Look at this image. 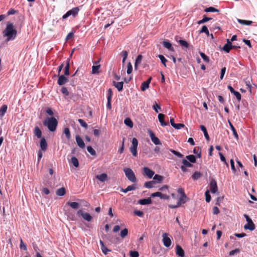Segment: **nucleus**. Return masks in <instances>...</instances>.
Listing matches in <instances>:
<instances>
[{"mask_svg": "<svg viewBox=\"0 0 257 257\" xmlns=\"http://www.w3.org/2000/svg\"><path fill=\"white\" fill-rule=\"evenodd\" d=\"M61 92L66 96H68L69 94V93L65 87H62L61 90Z\"/></svg>", "mask_w": 257, "mask_h": 257, "instance_id": "60", "label": "nucleus"}, {"mask_svg": "<svg viewBox=\"0 0 257 257\" xmlns=\"http://www.w3.org/2000/svg\"><path fill=\"white\" fill-rule=\"evenodd\" d=\"M178 42L182 47L185 48H188L189 47V44L185 40H180Z\"/></svg>", "mask_w": 257, "mask_h": 257, "instance_id": "48", "label": "nucleus"}, {"mask_svg": "<svg viewBox=\"0 0 257 257\" xmlns=\"http://www.w3.org/2000/svg\"><path fill=\"white\" fill-rule=\"evenodd\" d=\"M210 190L212 193H215L218 191L216 181L212 179L210 182Z\"/></svg>", "mask_w": 257, "mask_h": 257, "instance_id": "9", "label": "nucleus"}, {"mask_svg": "<svg viewBox=\"0 0 257 257\" xmlns=\"http://www.w3.org/2000/svg\"><path fill=\"white\" fill-rule=\"evenodd\" d=\"M124 123L125 125L130 127H133V122L132 120L128 117H127L124 119Z\"/></svg>", "mask_w": 257, "mask_h": 257, "instance_id": "38", "label": "nucleus"}, {"mask_svg": "<svg viewBox=\"0 0 257 257\" xmlns=\"http://www.w3.org/2000/svg\"><path fill=\"white\" fill-rule=\"evenodd\" d=\"M66 194V189L64 187L58 189L56 191V194L58 196H64Z\"/></svg>", "mask_w": 257, "mask_h": 257, "instance_id": "28", "label": "nucleus"}, {"mask_svg": "<svg viewBox=\"0 0 257 257\" xmlns=\"http://www.w3.org/2000/svg\"><path fill=\"white\" fill-rule=\"evenodd\" d=\"M199 54L205 62L208 63L209 62V57L207 55H206L204 53L200 52Z\"/></svg>", "mask_w": 257, "mask_h": 257, "instance_id": "46", "label": "nucleus"}, {"mask_svg": "<svg viewBox=\"0 0 257 257\" xmlns=\"http://www.w3.org/2000/svg\"><path fill=\"white\" fill-rule=\"evenodd\" d=\"M100 68V65H97L96 66H93L92 67V74H98V70Z\"/></svg>", "mask_w": 257, "mask_h": 257, "instance_id": "42", "label": "nucleus"}, {"mask_svg": "<svg viewBox=\"0 0 257 257\" xmlns=\"http://www.w3.org/2000/svg\"><path fill=\"white\" fill-rule=\"evenodd\" d=\"M112 94V89L111 88L108 89L107 90V99L111 100Z\"/></svg>", "mask_w": 257, "mask_h": 257, "instance_id": "58", "label": "nucleus"}, {"mask_svg": "<svg viewBox=\"0 0 257 257\" xmlns=\"http://www.w3.org/2000/svg\"><path fill=\"white\" fill-rule=\"evenodd\" d=\"M202 176V174L200 172L196 171L192 175V178L194 180H197Z\"/></svg>", "mask_w": 257, "mask_h": 257, "instance_id": "32", "label": "nucleus"}, {"mask_svg": "<svg viewBox=\"0 0 257 257\" xmlns=\"http://www.w3.org/2000/svg\"><path fill=\"white\" fill-rule=\"evenodd\" d=\"M176 253L179 257L185 256L184 251L181 246L179 244H177L176 246Z\"/></svg>", "mask_w": 257, "mask_h": 257, "instance_id": "13", "label": "nucleus"}, {"mask_svg": "<svg viewBox=\"0 0 257 257\" xmlns=\"http://www.w3.org/2000/svg\"><path fill=\"white\" fill-rule=\"evenodd\" d=\"M34 133L38 138H41L42 132L41 130L39 128V127L36 126L35 127Z\"/></svg>", "mask_w": 257, "mask_h": 257, "instance_id": "26", "label": "nucleus"}, {"mask_svg": "<svg viewBox=\"0 0 257 257\" xmlns=\"http://www.w3.org/2000/svg\"><path fill=\"white\" fill-rule=\"evenodd\" d=\"M205 200L207 202H209L211 200V196L209 191L207 190L205 193Z\"/></svg>", "mask_w": 257, "mask_h": 257, "instance_id": "54", "label": "nucleus"}, {"mask_svg": "<svg viewBox=\"0 0 257 257\" xmlns=\"http://www.w3.org/2000/svg\"><path fill=\"white\" fill-rule=\"evenodd\" d=\"M205 33L207 36L209 35V32L208 30L207 27L206 26H203L201 30L199 31V33Z\"/></svg>", "mask_w": 257, "mask_h": 257, "instance_id": "40", "label": "nucleus"}, {"mask_svg": "<svg viewBox=\"0 0 257 257\" xmlns=\"http://www.w3.org/2000/svg\"><path fill=\"white\" fill-rule=\"evenodd\" d=\"M71 162L74 167H78L79 166L78 160L75 157H73L71 158Z\"/></svg>", "mask_w": 257, "mask_h": 257, "instance_id": "41", "label": "nucleus"}, {"mask_svg": "<svg viewBox=\"0 0 257 257\" xmlns=\"http://www.w3.org/2000/svg\"><path fill=\"white\" fill-rule=\"evenodd\" d=\"M113 85L116 88L118 91H121L122 90L123 86V82L113 81Z\"/></svg>", "mask_w": 257, "mask_h": 257, "instance_id": "19", "label": "nucleus"}, {"mask_svg": "<svg viewBox=\"0 0 257 257\" xmlns=\"http://www.w3.org/2000/svg\"><path fill=\"white\" fill-rule=\"evenodd\" d=\"M82 217L84 220L87 221H90L92 219V217L90 215V214L87 212H85L84 214H83V216Z\"/></svg>", "mask_w": 257, "mask_h": 257, "instance_id": "36", "label": "nucleus"}, {"mask_svg": "<svg viewBox=\"0 0 257 257\" xmlns=\"http://www.w3.org/2000/svg\"><path fill=\"white\" fill-rule=\"evenodd\" d=\"M67 204L70 206L72 208L76 209L78 208L79 205L76 202H68Z\"/></svg>", "mask_w": 257, "mask_h": 257, "instance_id": "31", "label": "nucleus"}, {"mask_svg": "<svg viewBox=\"0 0 257 257\" xmlns=\"http://www.w3.org/2000/svg\"><path fill=\"white\" fill-rule=\"evenodd\" d=\"M233 45L231 41L229 39L227 40V43L225 44L222 48V50H224L226 53H229L230 50L232 49Z\"/></svg>", "mask_w": 257, "mask_h": 257, "instance_id": "12", "label": "nucleus"}, {"mask_svg": "<svg viewBox=\"0 0 257 257\" xmlns=\"http://www.w3.org/2000/svg\"><path fill=\"white\" fill-rule=\"evenodd\" d=\"M187 199L186 195H181L176 205H169V207L170 208H176L181 204L185 203Z\"/></svg>", "mask_w": 257, "mask_h": 257, "instance_id": "6", "label": "nucleus"}, {"mask_svg": "<svg viewBox=\"0 0 257 257\" xmlns=\"http://www.w3.org/2000/svg\"><path fill=\"white\" fill-rule=\"evenodd\" d=\"M183 166H185L186 167L190 168L193 166V165L190 162L188 161L186 159H183L182 161Z\"/></svg>", "mask_w": 257, "mask_h": 257, "instance_id": "45", "label": "nucleus"}, {"mask_svg": "<svg viewBox=\"0 0 257 257\" xmlns=\"http://www.w3.org/2000/svg\"><path fill=\"white\" fill-rule=\"evenodd\" d=\"M43 124L44 126L47 127L49 131L53 132L56 130L58 125V121L57 119L53 116L47 117L44 119Z\"/></svg>", "mask_w": 257, "mask_h": 257, "instance_id": "2", "label": "nucleus"}, {"mask_svg": "<svg viewBox=\"0 0 257 257\" xmlns=\"http://www.w3.org/2000/svg\"><path fill=\"white\" fill-rule=\"evenodd\" d=\"M163 242L165 246L167 247H169L170 246L172 243V241L171 239L168 236V234L167 233H164L163 234Z\"/></svg>", "mask_w": 257, "mask_h": 257, "instance_id": "8", "label": "nucleus"}, {"mask_svg": "<svg viewBox=\"0 0 257 257\" xmlns=\"http://www.w3.org/2000/svg\"><path fill=\"white\" fill-rule=\"evenodd\" d=\"M152 77H150L149 78L148 80L144 81L142 83V86H141V90L143 91H145L147 89H148L149 87L150 83L151 81Z\"/></svg>", "mask_w": 257, "mask_h": 257, "instance_id": "15", "label": "nucleus"}, {"mask_svg": "<svg viewBox=\"0 0 257 257\" xmlns=\"http://www.w3.org/2000/svg\"><path fill=\"white\" fill-rule=\"evenodd\" d=\"M17 35V31L14 28L13 23H8L6 28L3 32V37L6 38V42H8L15 39Z\"/></svg>", "mask_w": 257, "mask_h": 257, "instance_id": "1", "label": "nucleus"}, {"mask_svg": "<svg viewBox=\"0 0 257 257\" xmlns=\"http://www.w3.org/2000/svg\"><path fill=\"white\" fill-rule=\"evenodd\" d=\"M143 174L147 176L149 178H151L155 174V172L151 170L150 168L145 167L143 168Z\"/></svg>", "mask_w": 257, "mask_h": 257, "instance_id": "10", "label": "nucleus"}, {"mask_svg": "<svg viewBox=\"0 0 257 257\" xmlns=\"http://www.w3.org/2000/svg\"><path fill=\"white\" fill-rule=\"evenodd\" d=\"M186 158L191 163H195L196 161V159L195 156L193 155H188Z\"/></svg>", "mask_w": 257, "mask_h": 257, "instance_id": "34", "label": "nucleus"}, {"mask_svg": "<svg viewBox=\"0 0 257 257\" xmlns=\"http://www.w3.org/2000/svg\"><path fill=\"white\" fill-rule=\"evenodd\" d=\"M133 67L131 62H128L127 65V73L131 74L132 72Z\"/></svg>", "mask_w": 257, "mask_h": 257, "instance_id": "59", "label": "nucleus"}, {"mask_svg": "<svg viewBox=\"0 0 257 257\" xmlns=\"http://www.w3.org/2000/svg\"><path fill=\"white\" fill-rule=\"evenodd\" d=\"M153 108L155 111V112L157 113L159 112V110L161 109V107L155 101L154 105L153 106Z\"/></svg>", "mask_w": 257, "mask_h": 257, "instance_id": "56", "label": "nucleus"}, {"mask_svg": "<svg viewBox=\"0 0 257 257\" xmlns=\"http://www.w3.org/2000/svg\"><path fill=\"white\" fill-rule=\"evenodd\" d=\"M165 115L162 113H159L158 114V119L161 123V125L163 126H166L167 123L164 120Z\"/></svg>", "mask_w": 257, "mask_h": 257, "instance_id": "22", "label": "nucleus"}, {"mask_svg": "<svg viewBox=\"0 0 257 257\" xmlns=\"http://www.w3.org/2000/svg\"><path fill=\"white\" fill-rule=\"evenodd\" d=\"M240 252V249L239 248H236L235 249L232 250L229 252V255H234L236 253H238Z\"/></svg>", "mask_w": 257, "mask_h": 257, "instance_id": "61", "label": "nucleus"}, {"mask_svg": "<svg viewBox=\"0 0 257 257\" xmlns=\"http://www.w3.org/2000/svg\"><path fill=\"white\" fill-rule=\"evenodd\" d=\"M123 171L125 173L126 177L131 182L134 183L137 181V178L135 175V173L132 170L128 168H126L123 169Z\"/></svg>", "mask_w": 257, "mask_h": 257, "instance_id": "3", "label": "nucleus"}, {"mask_svg": "<svg viewBox=\"0 0 257 257\" xmlns=\"http://www.w3.org/2000/svg\"><path fill=\"white\" fill-rule=\"evenodd\" d=\"M68 81V79L64 75H61L58 78L57 83L59 85H63L65 84Z\"/></svg>", "mask_w": 257, "mask_h": 257, "instance_id": "16", "label": "nucleus"}, {"mask_svg": "<svg viewBox=\"0 0 257 257\" xmlns=\"http://www.w3.org/2000/svg\"><path fill=\"white\" fill-rule=\"evenodd\" d=\"M8 109V106L7 105H3L1 108H0V117L2 118L4 116L5 114L6 113L7 110Z\"/></svg>", "mask_w": 257, "mask_h": 257, "instance_id": "25", "label": "nucleus"}, {"mask_svg": "<svg viewBox=\"0 0 257 257\" xmlns=\"http://www.w3.org/2000/svg\"><path fill=\"white\" fill-rule=\"evenodd\" d=\"M121 56L122 57V63H124L125 62V60L127 57L128 56V52L126 51H123L121 52Z\"/></svg>", "mask_w": 257, "mask_h": 257, "instance_id": "50", "label": "nucleus"}, {"mask_svg": "<svg viewBox=\"0 0 257 257\" xmlns=\"http://www.w3.org/2000/svg\"><path fill=\"white\" fill-rule=\"evenodd\" d=\"M76 141L77 142L78 146L80 148H81L82 149L84 148V147H85L84 142L79 136H76Z\"/></svg>", "mask_w": 257, "mask_h": 257, "instance_id": "18", "label": "nucleus"}, {"mask_svg": "<svg viewBox=\"0 0 257 257\" xmlns=\"http://www.w3.org/2000/svg\"><path fill=\"white\" fill-rule=\"evenodd\" d=\"M130 255L131 257H139V253L137 251H131L130 252Z\"/></svg>", "mask_w": 257, "mask_h": 257, "instance_id": "57", "label": "nucleus"}, {"mask_svg": "<svg viewBox=\"0 0 257 257\" xmlns=\"http://www.w3.org/2000/svg\"><path fill=\"white\" fill-rule=\"evenodd\" d=\"M142 60V56L141 55H139L137 56V57L136 59V61H135V69H137L138 65L141 63Z\"/></svg>", "mask_w": 257, "mask_h": 257, "instance_id": "35", "label": "nucleus"}, {"mask_svg": "<svg viewBox=\"0 0 257 257\" xmlns=\"http://www.w3.org/2000/svg\"><path fill=\"white\" fill-rule=\"evenodd\" d=\"M96 178L100 181L103 182L107 179V175L105 173H102L96 176Z\"/></svg>", "mask_w": 257, "mask_h": 257, "instance_id": "23", "label": "nucleus"}, {"mask_svg": "<svg viewBox=\"0 0 257 257\" xmlns=\"http://www.w3.org/2000/svg\"><path fill=\"white\" fill-rule=\"evenodd\" d=\"M155 184V181H148L145 182L144 186L147 188H152L154 187Z\"/></svg>", "mask_w": 257, "mask_h": 257, "instance_id": "37", "label": "nucleus"}, {"mask_svg": "<svg viewBox=\"0 0 257 257\" xmlns=\"http://www.w3.org/2000/svg\"><path fill=\"white\" fill-rule=\"evenodd\" d=\"M185 127V125L183 123H176V125H175L174 128L175 129H180L181 128H183Z\"/></svg>", "mask_w": 257, "mask_h": 257, "instance_id": "63", "label": "nucleus"}, {"mask_svg": "<svg viewBox=\"0 0 257 257\" xmlns=\"http://www.w3.org/2000/svg\"><path fill=\"white\" fill-rule=\"evenodd\" d=\"M134 214L135 215L140 217H142L144 215L143 212L140 210H135L134 211Z\"/></svg>", "mask_w": 257, "mask_h": 257, "instance_id": "62", "label": "nucleus"}, {"mask_svg": "<svg viewBox=\"0 0 257 257\" xmlns=\"http://www.w3.org/2000/svg\"><path fill=\"white\" fill-rule=\"evenodd\" d=\"M228 122H229V124L230 126V128L232 131V133H233V135L234 137V138L236 139V140H238V134L234 128V127L233 126V125H232V124L231 123V122L228 120Z\"/></svg>", "mask_w": 257, "mask_h": 257, "instance_id": "27", "label": "nucleus"}, {"mask_svg": "<svg viewBox=\"0 0 257 257\" xmlns=\"http://www.w3.org/2000/svg\"><path fill=\"white\" fill-rule=\"evenodd\" d=\"M151 197H159L161 199H169V196L164 194L160 192H157L152 193L151 194Z\"/></svg>", "mask_w": 257, "mask_h": 257, "instance_id": "14", "label": "nucleus"}, {"mask_svg": "<svg viewBox=\"0 0 257 257\" xmlns=\"http://www.w3.org/2000/svg\"><path fill=\"white\" fill-rule=\"evenodd\" d=\"M153 179L155 180L154 181H155V183H161L163 181L164 178L162 176L156 174L154 176Z\"/></svg>", "mask_w": 257, "mask_h": 257, "instance_id": "33", "label": "nucleus"}, {"mask_svg": "<svg viewBox=\"0 0 257 257\" xmlns=\"http://www.w3.org/2000/svg\"><path fill=\"white\" fill-rule=\"evenodd\" d=\"M149 134L151 140L154 144L156 145L161 144L160 140L155 136V134L152 131H150Z\"/></svg>", "mask_w": 257, "mask_h": 257, "instance_id": "11", "label": "nucleus"}, {"mask_svg": "<svg viewBox=\"0 0 257 257\" xmlns=\"http://www.w3.org/2000/svg\"><path fill=\"white\" fill-rule=\"evenodd\" d=\"M163 45L164 47L168 49L169 50L171 51H174V49L172 47V44L167 41H164L163 42Z\"/></svg>", "mask_w": 257, "mask_h": 257, "instance_id": "21", "label": "nucleus"}, {"mask_svg": "<svg viewBox=\"0 0 257 257\" xmlns=\"http://www.w3.org/2000/svg\"><path fill=\"white\" fill-rule=\"evenodd\" d=\"M212 211L213 213L216 215L218 214L220 212L219 208L216 206H214L213 207Z\"/></svg>", "mask_w": 257, "mask_h": 257, "instance_id": "64", "label": "nucleus"}, {"mask_svg": "<svg viewBox=\"0 0 257 257\" xmlns=\"http://www.w3.org/2000/svg\"><path fill=\"white\" fill-rule=\"evenodd\" d=\"M40 147L42 150L44 151H46L47 149L48 145L44 138H41L40 140Z\"/></svg>", "mask_w": 257, "mask_h": 257, "instance_id": "20", "label": "nucleus"}, {"mask_svg": "<svg viewBox=\"0 0 257 257\" xmlns=\"http://www.w3.org/2000/svg\"><path fill=\"white\" fill-rule=\"evenodd\" d=\"M158 57L160 58L162 63L164 65V66H166V62L168 61L165 58V57L162 55H159Z\"/></svg>", "mask_w": 257, "mask_h": 257, "instance_id": "49", "label": "nucleus"}, {"mask_svg": "<svg viewBox=\"0 0 257 257\" xmlns=\"http://www.w3.org/2000/svg\"><path fill=\"white\" fill-rule=\"evenodd\" d=\"M169 151L172 152L173 154H174L175 155L177 156V157H178L179 158H182L183 157V155L181 154L180 152H177L175 150H174L173 149H170Z\"/></svg>", "mask_w": 257, "mask_h": 257, "instance_id": "52", "label": "nucleus"}, {"mask_svg": "<svg viewBox=\"0 0 257 257\" xmlns=\"http://www.w3.org/2000/svg\"><path fill=\"white\" fill-rule=\"evenodd\" d=\"M205 12L207 13L209 12H219V10L218 9H216L213 7H210L209 8H206L205 10Z\"/></svg>", "mask_w": 257, "mask_h": 257, "instance_id": "47", "label": "nucleus"}, {"mask_svg": "<svg viewBox=\"0 0 257 257\" xmlns=\"http://www.w3.org/2000/svg\"><path fill=\"white\" fill-rule=\"evenodd\" d=\"M243 216L247 222V223L244 225V228L251 231L254 230L255 226L251 218L247 214H244Z\"/></svg>", "mask_w": 257, "mask_h": 257, "instance_id": "4", "label": "nucleus"}, {"mask_svg": "<svg viewBox=\"0 0 257 257\" xmlns=\"http://www.w3.org/2000/svg\"><path fill=\"white\" fill-rule=\"evenodd\" d=\"M132 146L130 148V150L132 153V155L136 157L137 156V147L138 145V140L134 138L132 140Z\"/></svg>", "mask_w": 257, "mask_h": 257, "instance_id": "7", "label": "nucleus"}, {"mask_svg": "<svg viewBox=\"0 0 257 257\" xmlns=\"http://www.w3.org/2000/svg\"><path fill=\"white\" fill-rule=\"evenodd\" d=\"M79 11L78 7H75L72 9L68 11L65 15L62 17L63 19H65L70 16H72L73 17H75Z\"/></svg>", "mask_w": 257, "mask_h": 257, "instance_id": "5", "label": "nucleus"}, {"mask_svg": "<svg viewBox=\"0 0 257 257\" xmlns=\"http://www.w3.org/2000/svg\"><path fill=\"white\" fill-rule=\"evenodd\" d=\"M128 234V229L124 228L120 231V235L122 238H124Z\"/></svg>", "mask_w": 257, "mask_h": 257, "instance_id": "51", "label": "nucleus"}, {"mask_svg": "<svg viewBox=\"0 0 257 257\" xmlns=\"http://www.w3.org/2000/svg\"><path fill=\"white\" fill-rule=\"evenodd\" d=\"M64 74L65 75H69V60H67L66 65L64 68Z\"/></svg>", "mask_w": 257, "mask_h": 257, "instance_id": "43", "label": "nucleus"}, {"mask_svg": "<svg viewBox=\"0 0 257 257\" xmlns=\"http://www.w3.org/2000/svg\"><path fill=\"white\" fill-rule=\"evenodd\" d=\"M237 21L239 24L244 25H250L253 23L251 21H247L239 19H238Z\"/></svg>", "mask_w": 257, "mask_h": 257, "instance_id": "29", "label": "nucleus"}, {"mask_svg": "<svg viewBox=\"0 0 257 257\" xmlns=\"http://www.w3.org/2000/svg\"><path fill=\"white\" fill-rule=\"evenodd\" d=\"M63 133L65 135L66 138L68 140H70L71 138V134L68 127H65L64 129Z\"/></svg>", "mask_w": 257, "mask_h": 257, "instance_id": "39", "label": "nucleus"}, {"mask_svg": "<svg viewBox=\"0 0 257 257\" xmlns=\"http://www.w3.org/2000/svg\"><path fill=\"white\" fill-rule=\"evenodd\" d=\"M138 202L141 205H147L152 203V200L151 198H148L146 199H140Z\"/></svg>", "mask_w": 257, "mask_h": 257, "instance_id": "24", "label": "nucleus"}, {"mask_svg": "<svg viewBox=\"0 0 257 257\" xmlns=\"http://www.w3.org/2000/svg\"><path fill=\"white\" fill-rule=\"evenodd\" d=\"M211 20H212L211 18H208L206 16L204 15V16H203V19L199 21L197 23L200 25L201 24L205 23L207 22V21H209Z\"/></svg>", "mask_w": 257, "mask_h": 257, "instance_id": "44", "label": "nucleus"}, {"mask_svg": "<svg viewBox=\"0 0 257 257\" xmlns=\"http://www.w3.org/2000/svg\"><path fill=\"white\" fill-rule=\"evenodd\" d=\"M200 128L201 130L203 132L204 135L206 139L208 141L209 140V137L207 133V130L206 127L203 125H201L200 126Z\"/></svg>", "mask_w": 257, "mask_h": 257, "instance_id": "30", "label": "nucleus"}, {"mask_svg": "<svg viewBox=\"0 0 257 257\" xmlns=\"http://www.w3.org/2000/svg\"><path fill=\"white\" fill-rule=\"evenodd\" d=\"M99 243L100 244L102 251L105 255H106L108 252H110L111 251L110 249H109L106 246H105L103 242L101 240L99 241Z\"/></svg>", "mask_w": 257, "mask_h": 257, "instance_id": "17", "label": "nucleus"}, {"mask_svg": "<svg viewBox=\"0 0 257 257\" xmlns=\"http://www.w3.org/2000/svg\"><path fill=\"white\" fill-rule=\"evenodd\" d=\"M87 150L91 155L94 156L96 155L95 151L92 148V147L88 146L87 147Z\"/></svg>", "mask_w": 257, "mask_h": 257, "instance_id": "55", "label": "nucleus"}, {"mask_svg": "<svg viewBox=\"0 0 257 257\" xmlns=\"http://www.w3.org/2000/svg\"><path fill=\"white\" fill-rule=\"evenodd\" d=\"M78 121L79 122V123L80 124V125L82 127L86 128L87 127L88 125H87V123L83 119H78Z\"/></svg>", "mask_w": 257, "mask_h": 257, "instance_id": "53", "label": "nucleus"}]
</instances>
